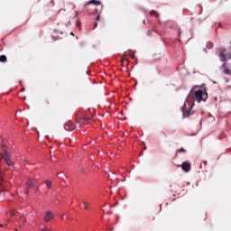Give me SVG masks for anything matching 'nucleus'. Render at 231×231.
<instances>
[{"label": "nucleus", "instance_id": "nucleus-1", "mask_svg": "<svg viewBox=\"0 0 231 231\" xmlns=\"http://www.w3.org/2000/svg\"><path fill=\"white\" fill-rule=\"evenodd\" d=\"M189 97H192L194 102H198L199 104L201 102L207 101V98H208V94L207 93V90H198L195 92L191 90L189 93Z\"/></svg>", "mask_w": 231, "mask_h": 231}, {"label": "nucleus", "instance_id": "nucleus-2", "mask_svg": "<svg viewBox=\"0 0 231 231\" xmlns=\"http://www.w3.org/2000/svg\"><path fill=\"white\" fill-rule=\"evenodd\" d=\"M26 185H27L26 196H28L30 192H33L34 194L38 192L39 184H37V180L35 179H29V180L26 182Z\"/></svg>", "mask_w": 231, "mask_h": 231}, {"label": "nucleus", "instance_id": "nucleus-3", "mask_svg": "<svg viewBox=\"0 0 231 231\" xmlns=\"http://www.w3.org/2000/svg\"><path fill=\"white\" fill-rule=\"evenodd\" d=\"M218 51L221 62L225 63L231 60V53L230 51H226V49L220 47Z\"/></svg>", "mask_w": 231, "mask_h": 231}, {"label": "nucleus", "instance_id": "nucleus-4", "mask_svg": "<svg viewBox=\"0 0 231 231\" xmlns=\"http://www.w3.org/2000/svg\"><path fill=\"white\" fill-rule=\"evenodd\" d=\"M1 160H5V163H7L9 167H12V165H14V162H12V155H10V152L0 153V162Z\"/></svg>", "mask_w": 231, "mask_h": 231}, {"label": "nucleus", "instance_id": "nucleus-5", "mask_svg": "<svg viewBox=\"0 0 231 231\" xmlns=\"http://www.w3.org/2000/svg\"><path fill=\"white\" fill-rule=\"evenodd\" d=\"M193 114L194 112H192V106L187 108V104H184V106H182L183 118H189Z\"/></svg>", "mask_w": 231, "mask_h": 231}, {"label": "nucleus", "instance_id": "nucleus-6", "mask_svg": "<svg viewBox=\"0 0 231 231\" xmlns=\"http://www.w3.org/2000/svg\"><path fill=\"white\" fill-rule=\"evenodd\" d=\"M221 69H222V72L224 73V75L231 76V68H229L228 65H226V62H224L222 64Z\"/></svg>", "mask_w": 231, "mask_h": 231}, {"label": "nucleus", "instance_id": "nucleus-7", "mask_svg": "<svg viewBox=\"0 0 231 231\" xmlns=\"http://www.w3.org/2000/svg\"><path fill=\"white\" fill-rule=\"evenodd\" d=\"M181 169L184 172H190V169H192V165L189 162H184L181 164Z\"/></svg>", "mask_w": 231, "mask_h": 231}, {"label": "nucleus", "instance_id": "nucleus-8", "mask_svg": "<svg viewBox=\"0 0 231 231\" xmlns=\"http://www.w3.org/2000/svg\"><path fill=\"white\" fill-rule=\"evenodd\" d=\"M53 218V214L51 213V211H46L45 216L43 217V221L45 223H50V221H51Z\"/></svg>", "mask_w": 231, "mask_h": 231}, {"label": "nucleus", "instance_id": "nucleus-9", "mask_svg": "<svg viewBox=\"0 0 231 231\" xmlns=\"http://www.w3.org/2000/svg\"><path fill=\"white\" fill-rule=\"evenodd\" d=\"M90 5H102V2H100L99 0H91L85 4V7L88 8V6H90Z\"/></svg>", "mask_w": 231, "mask_h": 231}, {"label": "nucleus", "instance_id": "nucleus-10", "mask_svg": "<svg viewBox=\"0 0 231 231\" xmlns=\"http://www.w3.org/2000/svg\"><path fill=\"white\" fill-rule=\"evenodd\" d=\"M57 176L60 179L63 180V181L66 180V174H64V171H60L57 173Z\"/></svg>", "mask_w": 231, "mask_h": 231}, {"label": "nucleus", "instance_id": "nucleus-11", "mask_svg": "<svg viewBox=\"0 0 231 231\" xmlns=\"http://www.w3.org/2000/svg\"><path fill=\"white\" fill-rule=\"evenodd\" d=\"M89 10H91V7H89V5L88 6H85V8H84V12H87V14H88V15H91L93 13L92 12H90Z\"/></svg>", "mask_w": 231, "mask_h": 231}, {"label": "nucleus", "instance_id": "nucleus-12", "mask_svg": "<svg viewBox=\"0 0 231 231\" xmlns=\"http://www.w3.org/2000/svg\"><path fill=\"white\" fill-rule=\"evenodd\" d=\"M7 58L6 55H0V62H6Z\"/></svg>", "mask_w": 231, "mask_h": 231}, {"label": "nucleus", "instance_id": "nucleus-13", "mask_svg": "<svg viewBox=\"0 0 231 231\" xmlns=\"http://www.w3.org/2000/svg\"><path fill=\"white\" fill-rule=\"evenodd\" d=\"M5 152H8L6 145H2V152H0V154H5Z\"/></svg>", "mask_w": 231, "mask_h": 231}, {"label": "nucleus", "instance_id": "nucleus-14", "mask_svg": "<svg viewBox=\"0 0 231 231\" xmlns=\"http://www.w3.org/2000/svg\"><path fill=\"white\" fill-rule=\"evenodd\" d=\"M45 185L47 186L48 189H51L52 183L51 182L50 180H45Z\"/></svg>", "mask_w": 231, "mask_h": 231}, {"label": "nucleus", "instance_id": "nucleus-15", "mask_svg": "<svg viewBox=\"0 0 231 231\" xmlns=\"http://www.w3.org/2000/svg\"><path fill=\"white\" fill-rule=\"evenodd\" d=\"M150 15H155V17H160V14H158V12L154 10L151 11Z\"/></svg>", "mask_w": 231, "mask_h": 231}, {"label": "nucleus", "instance_id": "nucleus-16", "mask_svg": "<svg viewBox=\"0 0 231 231\" xmlns=\"http://www.w3.org/2000/svg\"><path fill=\"white\" fill-rule=\"evenodd\" d=\"M83 120L85 121V122H91V120H93V117H88V116H84L83 117Z\"/></svg>", "mask_w": 231, "mask_h": 231}, {"label": "nucleus", "instance_id": "nucleus-17", "mask_svg": "<svg viewBox=\"0 0 231 231\" xmlns=\"http://www.w3.org/2000/svg\"><path fill=\"white\" fill-rule=\"evenodd\" d=\"M55 33H60V35H64V31H60L59 29L54 30Z\"/></svg>", "mask_w": 231, "mask_h": 231}, {"label": "nucleus", "instance_id": "nucleus-18", "mask_svg": "<svg viewBox=\"0 0 231 231\" xmlns=\"http://www.w3.org/2000/svg\"><path fill=\"white\" fill-rule=\"evenodd\" d=\"M83 206L85 210H88V208H89V204L87 201L83 202Z\"/></svg>", "mask_w": 231, "mask_h": 231}, {"label": "nucleus", "instance_id": "nucleus-19", "mask_svg": "<svg viewBox=\"0 0 231 231\" xmlns=\"http://www.w3.org/2000/svg\"><path fill=\"white\" fill-rule=\"evenodd\" d=\"M178 152H187V150H185L184 148H180V150H178Z\"/></svg>", "mask_w": 231, "mask_h": 231}, {"label": "nucleus", "instance_id": "nucleus-20", "mask_svg": "<svg viewBox=\"0 0 231 231\" xmlns=\"http://www.w3.org/2000/svg\"><path fill=\"white\" fill-rule=\"evenodd\" d=\"M20 221L23 224L26 223V219H24V217H20Z\"/></svg>", "mask_w": 231, "mask_h": 231}, {"label": "nucleus", "instance_id": "nucleus-21", "mask_svg": "<svg viewBox=\"0 0 231 231\" xmlns=\"http://www.w3.org/2000/svg\"><path fill=\"white\" fill-rule=\"evenodd\" d=\"M17 214H19V213H17V212H15V211H11V212H10V215H11V216H17Z\"/></svg>", "mask_w": 231, "mask_h": 231}, {"label": "nucleus", "instance_id": "nucleus-22", "mask_svg": "<svg viewBox=\"0 0 231 231\" xmlns=\"http://www.w3.org/2000/svg\"><path fill=\"white\" fill-rule=\"evenodd\" d=\"M42 230V231H51V228H48V227H43Z\"/></svg>", "mask_w": 231, "mask_h": 231}, {"label": "nucleus", "instance_id": "nucleus-23", "mask_svg": "<svg viewBox=\"0 0 231 231\" xmlns=\"http://www.w3.org/2000/svg\"><path fill=\"white\" fill-rule=\"evenodd\" d=\"M97 14H98V9L96 8L95 11H94V13H93V14H94V15H97Z\"/></svg>", "mask_w": 231, "mask_h": 231}, {"label": "nucleus", "instance_id": "nucleus-24", "mask_svg": "<svg viewBox=\"0 0 231 231\" xmlns=\"http://www.w3.org/2000/svg\"><path fill=\"white\" fill-rule=\"evenodd\" d=\"M76 26H78L79 28H80V21H78V22L76 23Z\"/></svg>", "mask_w": 231, "mask_h": 231}, {"label": "nucleus", "instance_id": "nucleus-25", "mask_svg": "<svg viewBox=\"0 0 231 231\" xmlns=\"http://www.w3.org/2000/svg\"><path fill=\"white\" fill-rule=\"evenodd\" d=\"M96 21H100V14L97 16Z\"/></svg>", "mask_w": 231, "mask_h": 231}, {"label": "nucleus", "instance_id": "nucleus-26", "mask_svg": "<svg viewBox=\"0 0 231 231\" xmlns=\"http://www.w3.org/2000/svg\"><path fill=\"white\" fill-rule=\"evenodd\" d=\"M97 26H98V23H95L94 28H97Z\"/></svg>", "mask_w": 231, "mask_h": 231}, {"label": "nucleus", "instance_id": "nucleus-27", "mask_svg": "<svg viewBox=\"0 0 231 231\" xmlns=\"http://www.w3.org/2000/svg\"><path fill=\"white\" fill-rule=\"evenodd\" d=\"M66 131H68L69 128H68V125H65Z\"/></svg>", "mask_w": 231, "mask_h": 231}, {"label": "nucleus", "instance_id": "nucleus-28", "mask_svg": "<svg viewBox=\"0 0 231 231\" xmlns=\"http://www.w3.org/2000/svg\"><path fill=\"white\" fill-rule=\"evenodd\" d=\"M75 129V126H72V128L70 129V131H73Z\"/></svg>", "mask_w": 231, "mask_h": 231}, {"label": "nucleus", "instance_id": "nucleus-29", "mask_svg": "<svg viewBox=\"0 0 231 231\" xmlns=\"http://www.w3.org/2000/svg\"><path fill=\"white\" fill-rule=\"evenodd\" d=\"M162 134H165V132H162Z\"/></svg>", "mask_w": 231, "mask_h": 231}, {"label": "nucleus", "instance_id": "nucleus-30", "mask_svg": "<svg viewBox=\"0 0 231 231\" xmlns=\"http://www.w3.org/2000/svg\"><path fill=\"white\" fill-rule=\"evenodd\" d=\"M22 91H24V88H22Z\"/></svg>", "mask_w": 231, "mask_h": 231}, {"label": "nucleus", "instance_id": "nucleus-31", "mask_svg": "<svg viewBox=\"0 0 231 231\" xmlns=\"http://www.w3.org/2000/svg\"><path fill=\"white\" fill-rule=\"evenodd\" d=\"M70 35H73V32H70Z\"/></svg>", "mask_w": 231, "mask_h": 231}, {"label": "nucleus", "instance_id": "nucleus-32", "mask_svg": "<svg viewBox=\"0 0 231 231\" xmlns=\"http://www.w3.org/2000/svg\"><path fill=\"white\" fill-rule=\"evenodd\" d=\"M24 162H27V159H25Z\"/></svg>", "mask_w": 231, "mask_h": 231}, {"label": "nucleus", "instance_id": "nucleus-33", "mask_svg": "<svg viewBox=\"0 0 231 231\" xmlns=\"http://www.w3.org/2000/svg\"><path fill=\"white\" fill-rule=\"evenodd\" d=\"M0 226H3V225L0 224Z\"/></svg>", "mask_w": 231, "mask_h": 231}]
</instances>
